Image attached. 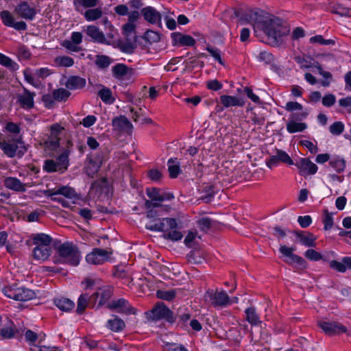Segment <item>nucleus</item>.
<instances>
[{"label":"nucleus","mask_w":351,"mask_h":351,"mask_svg":"<svg viewBox=\"0 0 351 351\" xmlns=\"http://www.w3.org/2000/svg\"><path fill=\"white\" fill-rule=\"evenodd\" d=\"M264 33L267 36L268 43L271 45H278L282 36L289 32V29L283 21L276 16H271L262 23Z\"/></svg>","instance_id":"nucleus-1"},{"label":"nucleus","mask_w":351,"mask_h":351,"mask_svg":"<svg viewBox=\"0 0 351 351\" xmlns=\"http://www.w3.org/2000/svg\"><path fill=\"white\" fill-rule=\"evenodd\" d=\"M52 238L46 234L39 233L32 236V243L35 245L33 250L34 258L39 261H45L51 255Z\"/></svg>","instance_id":"nucleus-2"},{"label":"nucleus","mask_w":351,"mask_h":351,"mask_svg":"<svg viewBox=\"0 0 351 351\" xmlns=\"http://www.w3.org/2000/svg\"><path fill=\"white\" fill-rule=\"evenodd\" d=\"M58 257L54 261L56 263H66L77 266L80 261V252L78 247L72 243L66 242L58 247Z\"/></svg>","instance_id":"nucleus-3"},{"label":"nucleus","mask_w":351,"mask_h":351,"mask_svg":"<svg viewBox=\"0 0 351 351\" xmlns=\"http://www.w3.org/2000/svg\"><path fill=\"white\" fill-rule=\"evenodd\" d=\"M0 147L9 158L22 157L27 151L22 136L4 139L0 142Z\"/></svg>","instance_id":"nucleus-4"},{"label":"nucleus","mask_w":351,"mask_h":351,"mask_svg":"<svg viewBox=\"0 0 351 351\" xmlns=\"http://www.w3.org/2000/svg\"><path fill=\"white\" fill-rule=\"evenodd\" d=\"M3 293L10 298L16 301H27L36 297V293L23 287L14 284L3 289Z\"/></svg>","instance_id":"nucleus-5"},{"label":"nucleus","mask_w":351,"mask_h":351,"mask_svg":"<svg viewBox=\"0 0 351 351\" xmlns=\"http://www.w3.org/2000/svg\"><path fill=\"white\" fill-rule=\"evenodd\" d=\"M147 317L152 320L165 319L170 323L176 322L173 313L163 303H157L149 311L146 313Z\"/></svg>","instance_id":"nucleus-6"},{"label":"nucleus","mask_w":351,"mask_h":351,"mask_svg":"<svg viewBox=\"0 0 351 351\" xmlns=\"http://www.w3.org/2000/svg\"><path fill=\"white\" fill-rule=\"evenodd\" d=\"M279 250L284 256L288 258L285 260L288 264L297 263L301 267H306V261L302 257L293 254V251L295 250V247H289L283 245L280 246Z\"/></svg>","instance_id":"nucleus-7"},{"label":"nucleus","mask_w":351,"mask_h":351,"mask_svg":"<svg viewBox=\"0 0 351 351\" xmlns=\"http://www.w3.org/2000/svg\"><path fill=\"white\" fill-rule=\"evenodd\" d=\"M111 254L112 252L104 249L95 248L90 253L86 255V261L90 264L100 265L106 261Z\"/></svg>","instance_id":"nucleus-8"},{"label":"nucleus","mask_w":351,"mask_h":351,"mask_svg":"<svg viewBox=\"0 0 351 351\" xmlns=\"http://www.w3.org/2000/svg\"><path fill=\"white\" fill-rule=\"evenodd\" d=\"M318 326L328 335H335L344 333L346 332V327L339 322H318Z\"/></svg>","instance_id":"nucleus-9"},{"label":"nucleus","mask_w":351,"mask_h":351,"mask_svg":"<svg viewBox=\"0 0 351 351\" xmlns=\"http://www.w3.org/2000/svg\"><path fill=\"white\" fill-rule=\"evenodd\" d=\"M280 162L289 165H293L291 157L284 151L277 149L275 155H272L266 160V165L269 169L276 167Z\"/></svg>","instance_id":"nucleus-10"},{"label":"nucleus","mask_w":351,"mask_h":351,"mask_svg":"<svg viewBox=\"0 0 351 351\" xmlns=\"http://www.w3.org/2000/svg\"><path fill=\"white\" fill-rule=\"evenodd\" d=\"M178 223L175 219L164 217L158 222L155 223L147 228L150 230L160 231L164 233H167L169 230L177 228Z\"/></svg>","instance_id":"nucleus-11"},{"label":"nucleus","mask_w":351,"mask_h":351,"mask_svg":"<svg viewBox=\"0 0 351 351\" xmlns=\"http://www.w3.org/2000/svg\"><path fill=\"white\" fill-rule=\"evenodd\" d=\"M63 128L58 123L51 126V134L47 140L45 141V146L52 150L56 149L60 146V133L63 130Z\"/></svg>","instance_id":"nucleus-12"},{"label":"nucleus","mask_w":351,"mask_h":351,"mask_svg":"<svg viewBox=\"0 0 351 351\" xmlns=\"http://www.w3.org/2000/svg\"><path fill=\"white\" fill-rule=\"evenodd\" d=\"M107 308L110 310H116L118 313L125 314H135L136 310L129 305L128 302L123 298L113 300L108 303Z\"/></svg>","instance_id":"nucleus-13"},{"label":"nucleus","mask_w":351,"mask_h":351,"mask_svg":"<svg viewBox=\"0 0 351 351\" xmlns=\"http://www.w3.org/2000/svg\"><path fill=\"white\" fill-rule=\"evenodd\" d=\"M14 11L19 16L29 21H32L37 14L36 10L31 7L27 1L19 3L15 7Z\"/></svg>","instance_id":"nucleus-14"},{"label":"nucleus","mask_w":351,"mask_h":351,"mask_svg":"<svg viewBox=\"0 0 351 351\" xmlns=\"http://www.w3.org/2000/svg\"><path fill=\"white\" fill-rule=\"evenodd\" d=\"M141 14L144 19L151 24H156L158 27L162 28V15L155 8L147 6L142 9Z\"/></svg>","instance_id":"nucleus-15"},{"label":"nucleus","mask_w":351,"mask_h":351,"mask_svg":"<svg viewBox=\"0 0 351 351\" xmlns=\"http://www.w3.org/2000/svg\"><path fill=\"white\" fill-rule=\"evenodd\" d=\"M114 77L118 80H131L134 75V70L124 64L119 63L112 69Z\"/></svg>","instance_id":"nucleus-16"},{"label":"nucleus","mask_w":351,"mask_h":351,"mask_svg":"<svg viewBox=\"0 0 351 351\" xmlns=\"http://www.w3.org/2000/svg\"><path fill=\"white\" fill-rule=\"evenodd\" d=\"M145 206L147 210V217L150 219L161 216L164 210L168 211L170 209L169 207L164 206L160 203L153 202L150 200H146Z\"/></svg>","instance_id":"nucleus-17"},{"label":"nucleus","mask_w":351,"mask_h":351,"mask_svg":"<svg viewBox=\"0 0 351 351\" xmlns=\"http://www.w3.org/2000/svg\"><path fill=\"white\" fill-rule=\"evenodd\" d=\"M211 304L216 306H225L230 304V297L224 291L208 292Z\"/></svg>","instance_id":"nucleus-18"},{"label":"nucleus","mask_w":351,"mask_h":351,"mask_svg":"<svg viewBox=\"0 0 351 351\" xmlns=\"http://www.w3.org/2000/svg\"><path fill=\"white\" fill-rule=\"evenodd\" d=\"M36 94L30 92L26 88H23V93L17 95V101L20 106L24 109H32L34 106V98Z\"/></svg>","instance_id":"nucleus-19"},{"label":"nucleus","mask_w":351,"mask_h":351,"mask_svg":"<svg viewBox=\"0 0 351 351\" xmlns=\"http://www.w3.org/2000/svg\"><path fill=\"white\" fill-rule=\"evenodd\" d=\"M112 124L114 130L125 132L128 134L131 133L133 129L132 124L123 115L114 117L112 119Z\"/></svg>","instance_id":"nucleus-20"},{"label":"nucleus","mask_w":351,"mask_h":351,"mask_svg":"<svg viewBox=\"0 0 351 351\" xmlns=\"http://www.w3.org/2000/svg\"><path fill=\"white\" fill-rule=\"evenodd\" d=\"M300 169V173L302 176L313 175L317 171V166L307 158H301L295 165Z\"/></svg>","instance_id":"nucleus-21"},{"label":"nucleus","mask_w":351,"mask_h":351,"mask_svg":"<svg viewBox=\"0 0 351 351\" xmlns=\"http://www.w3.org/2000/svg\"><path fill=\"white\" fill-rule=\"evenodd\" d=\"M147 195L151 199L150 201L153 202L161 203L165 199H171L173 198L172 194H166L161 193L160 189L158 188H149L147 189Z\"/></svg>","instance_id":"nucleus-22"},{"label":"nucleus","mask_w":351,"mask_h":351,"mask_svg":"<svg viewBox=\"0 0 351 351\" xmlns=\"http://www.w3.org/2000/svg\"><path fill=\"white\" fill-rule=\"evenodd\" d=\"M45 195L48 197H53L55 195H62L64 197L69 199L75 197L76 193L75 190L69 186H62L58 189H48L45 191Z\"/></svg>","instance_id":"nucleus-23"},{"label":"nucleus","mask_w":351,"mask_h":351,"mask_svg":"<svg viewBox=\"0 0 351 351\" xmlns=\"http://www.w3.org/2000/svg\"><path fill=\"white\" fill-rule=\"evenodd\" d=\"M173 45L179 44L181 46H193L195 40L189 35H184L180 32H173L171 35Z\"/></svg>","instance_id":"nucleus-24"},{"label":"nucleus","mask_w":351,"mask_h":351,"mask_svg":"<svg viewBox=\"0 0 351 351\" xmlns=\"http://www.w3.org/2000/svg\"><path fill=\"white\" fill-rule=\"evenodd\" d=\"M86 80L77 75L70 76L65 83V86L69 90L83 88L86 86Z\"/></svg>","instance_id":"nucleus-25"},{"label":"nucleus","mask_w":351,"mask_h":351,"mask_svg":"<svg viewBox=\"0 0 351 351\" xmlns=\"http://www.w3.org/2000/svg\"><path fill=\"white\" fill-rule=\"evenodd\" d=\"M5 186L11 190L17 192H25L26 191V184H23L19 179L13 177H8L4 181Z\"/></svg>","instance_id":"nucleus-26"},{"label":"nucleus","mask_w":351,"mask_h":351,"mask_svg":"<svg viewBox=\"0 0 351 351\" xmlns=\"http://www.w3.org/2000/svg\"><path fill=\"white\" fill-rule=\"evenodd\" d=\"M295 234L304 245L308 247H315V240L317 238L313 233L306 232V234H304V232L302 231H295Z\"/></svg>","instance_id":"nucleus-27"},{"label":"nucleus","mask_w":351,"mask_h":351,"mask_svg":"<svg viewBox=\"0 0 351 351\" xmlns=\"http://www.w3.org/2000/svg\"><path fill=\"white\" fill-rule=\"evenodd\" d=\"M220 101L225 108L231 106H243L245 102L243 99L230 95H221L220 97Z\"/></svg>","instance_id":"nucleus-28"},{"label":"nucleus","mask_w":351,"mask_h":351,"mask_svg":"<svg viewBox=\"0 0 351 351\" xmlns=\"http://www.w3.org/2000/svg\"><path fill=\"white\" fill-rule=\"evenodd\" d=\"M53 303L62 311H71L75 306V303L72 300L64 297L54 298Z\"/></svg>","instance_id":"nucleus-29"},{"label":"nucleus","mask_w":351,"mask_h":351,"mask_svg":"<svg viewBox=\"0 0 351 351\" xmlns=\"http://www.w3.org/2000/svg\"><path fill=\"white\" fill-rule=\"evenodd\" d=\"M88 163L86 166V172L87 175L90 177H93L95 173H97L100 167H101V162L100 160H95L93 156H88L87 158Z\"/></svg>","instance_id":"nucleus-30"},{"label":"nucleus","mask_w":351,"mask_h":351,"mask_svg":"<svg viewBox=\"0 0 351 351\" xmlns=\"http://www.w3.org/2000/svg\"><path fill=\"white\" fill-rule=\"evenodd\" d=\"M86 34L95 41L100 43L106 42L104 34L99 31V28L94 25H89L86 29Z\"/></svg>","instance_id":"nucleus-31"},{"label":"nucleus","mask_w":351,"mask_h":351,"mask_svg":"<svg viewBox=\"0 0 351 351\" xmlns=\"http://www.w3.org/2000/svg\"><path fill=\"white\" fill-rule=\"evenodd\" d=\"M200 193L202 195L200 196L199 199L205 202L206 203H209L211 202L215 194V187L214 186L209 184L204 185L200 190Z\"/></svg>","instance_id":"nucleus-32"},{"label":"nucleus","mask_w":351,"mask_h":351,"mask_svg":"<svg viewBox=\"0 0 351 351\" xmlns=\"http://www.w3.org/2000/svg\"><path fill=\"white\" fill-rule=\"evenodd\" d=\"M328 9L330 11L335 14L341 16H351V9L346 8L339 3H330Z\"/></svg>","instance_id":"nucleus-33"},{"label":"nucleus","mask_w":351,"mask_h":351,"mask_svg":"<svg viewBox=\"0 0 351 351\" xmlns=\"http://www.w3.org/2000/svg\"><path fill=\"white\" fill-rule=\"evenodd\" d=\"M245 319L252 325L257 326L261 323L254 307H249L245 311Z\"/></svg>","instance_id":"nucleus-34"},{"label":"nucleus","mask_w":351,"mask_h":351,"mask_svg":"<svg viewBox=\"0 0 351 351\" xmlns=\"http://www.w3.org/2000/svg\"><path fill=\"white\" fill-rule=\"evenodd\" d=\"M69 152L65 150L55 160V163L57 165L60 172H64L67 169L69 165Z\"/></svg>","instance_id":"nucleus-35"},{"label":"nucleus","mask_w":351,"mask_h":351,"mask_svg":"<svg viewBox=\"0 0 351 351\" xmlns=\"http://www.w3.org/2000/svg\"><path fill=\"white\" fill-rule=\"evenodd\" d=\"M97 292L99 293L100 300L98 303V306H101L106 304L108 300L111 298L113 289L111 287H104L99 289Z\"/></svg>","instance_id":"nucleus-36"},{"label":"nucleus","mask_w":351,"mask_h":351,"mask_svg":"<svg viewBox=\"0 0 351 351\" xmlns=\"http://www.w3.org/2000/svg\"><path fill=\"white\" fill-rule=\"evenodd\" d=\"M123 33L127 40L136 41V25L132 23H127L123 26Z\"/></svg>","instance_id":"nucleus-37"},{"label":"nucleus","mask_w":351,"mask_h":351,"mask_svg":"<svg viewBox=\"0 0 351 351\" xmlns=\"http://www.w3.org/2000/svg\"><path fill=\"white\" fill-rule=\"evenodd\" d=\"M107 326L112 331L119 332L125 328V324L121 318H119L117 316H114L112 319L108 321Z\"/></svg>","instance_id":"nucleus-38"},{"label":"nucleus","mask_w":351,"mask_h":351,"mask_svg":"<svg viewBox=\"0 0 351 351\" xmlns=\"http://www.w3.org/2000/svg\"><path fill=\"white\" fill-rule=\"evenodd\" d=\"M71 93L63 88H57L53 91V98L58 102L66 101L71 96Z\"/></svg>","instance_id":"nucleus-39"},{"label":"nucleus","mask_w":351,"mask_h":351,"mask_svg":"<svg viewBox=\"0 0 351 351\" xmlns=\"http://www.w3.org/2000/svg\"><path fill=\"white\" fill-rule=\"evenodd\" d=\"M103 12L101 8H97L94 9L87 10L84 14V16L88 21H95L99 19L102 16Z\"/></svg>","instance_id":"nucleus-40"},{"label":"nucleus","mask_w":351,"mask_h":351,"mask_svg":"<svg viewBox=\"0 0 351 351\" xmlns=\"http://www.w3.org/2000/svg\"><path fill=\"white\" fill-rule=\"evenodd\" d=\"M95 63L98 68L105 69L112 63V60L109 56L105 55H97Z\"/></svg>","instance_id":"nucleus-41"},{"label":"nucleus","mask_w":351,"mask_h":351,"mask_svg":"<svg viewBox=\"0 0 351 351\" xmlns=\"http://www.w3.org/2000/svg\"><path fill=\"white\" fill-rule=\"evenodd\" d=\"M306 124L304 123H297L294 121H290L287 124V130L289 133L302 132L306 128Z\"/></svg>","instance_id":"nucleus-42"},{"label":"nucleus","mask_w":351,"mask_h":351,"mask_svg":"<svg viewBox=\"0 0 351 351\" xmlns=\"http://www.w3.org/2000/svg\"><path fill=\"white\" fill-rule=\"evenodd\" d=\"M88 302V294H82L78 298L76 313L82 315L85 311Z\"/></svg>","instance_id":"nucleus-43"},{"label":"nucleus","mask_w":351,"mask_h":351,"mask_svg":"<svg viewBox=\"0 0 351 351\" xmlns=\"http://www.w3.org/2000/svg\"><path fill=\"white\" fill-rule=\"evenodd\" d=\"M56 65L59 66L70 67L74 64V60L69 56H58L54 60Z\"/></svg>","instance_id":"nucleus-44"},{"label":"nucleus","mask_w":351,"mask_h":351,"mask_svg":"<svg viewBox=\"0 0 351 351\" xmlns=\"http://www.w3.org/2000/svg\"><path fill=\"white\" fill-rule=\"evenodd\" d=\"M98 95L105 103L112 104L114 101V99H112V91L109 88L101 89L98 93Z\"/></svg>","instance_id":"nucleus-45"},{"label":"nucleus","mask_w":351,"mask_h":351,"mask_svg":"<svg viewBox=\"0 0 351 351\" xmlns=\"http://www.w3.org/2000/svg\"><path fill=\"white\" fill-rule=\"evenodd\" d=\"M135 43L136 41H133L132 40L126 39L125 43H121L119 45V49L124 53H132L136 48Z\"/></svg>","instance_id":"nucleus-46"},{"label":"nucleus","mask_w":351,"mask_h":351,"mask_svg":"<svg viewBox=\"0 0 351 351\" xmlns=\"http://www.w3.org/2000/svg\"><path fill=\"white\" fill-rule=\"evenodd\" d=\"M143 38L149 43H157L160 40V34L158 32L148 29L145 32Z\"/></svg>","instance_id":"nucleus-47"},{"label":"nucleus","mask_w":351,"mask_h":351,"mask_svg":"<svg viewBox=\"0 0 351 351\" xmlns=\"http://www.w3.org/2000/svg\"><path fill=\"white\" fill-rule=\"evenodd\" d=\"M0 17L2 23L8 27H11L14 22V18L13 15L8 10H3L0 12Z\"/></svg>","instance_id":"nucleus-48"},{"label":"nucleus","mask_w":351,"mask_h":351,"mask_svg":"<svg viewBox=\"0 0 351 351\" xmlns=\"http://www.w3.org/2000/svg\"><path fill=\"white\" fill-rule=\"evenodd\" d=\"M176 293L175 290L162 291L158 290L156 292V295L158 298L167 301H171L176 297Z\"/></svg>","instance_id":"nucleus-49"},{"label":"nucleus","mask_w":351,"mask_h":351,"mask_svg":"<svg viewBox=\"0 0 351 351\" xmlns=\"http://www.w3.org/2000/svg\"><path fill=\"white\" fill-rule=\"evenodd\" d=\"M5 129L10 134L14 135V137H18L21 132L20 125L12 121H9L5 124Z\"/></svg>","instance_id":"nucleus-50"},{"label":"nucleus","mask_w":351,"mask_h":351,"mask_svg":"<svg viewBox=\"0 0 351 351\" xmlns=\"http://www.w3.org/2000/svg\"><path fill=\"white\" fill-rule=\"evenodd\" d=\"M329 165L337 172H342L346 167L345 161L340 158H334L329 162Z\"/></svg>","instance_id":"nucleus-51"},{"label":"nucleus","mask_w":351,"mask_h":351,"mask_svg":"<svg viewBox=\"0 0 351 351\" xmlns=\"http://www.w3.org/2000/svg\"><path fill=\"white\" fill-rule=\"evenodd\" d=\"M163 237L166 239H169L173 241H177L182 239L183 236L180 231L177 230L176 228H175L169 230V232H167V233H164Z\"/></svg>","instance_id":"nucleus-52"},{"label":"nucleus","mask_w":351,"mask_h":351,"mask_svg":"<svg viewBox=\"0 0 351 351\" xmlns=\"http://www.w3.org/2000/svg\"><path fill=\"white\" fill-rule=\"evenodd\" d=\"M344 130V125L341 121L334 122L329 128L330 132L333 135L341 134Z\"/></svg>","instance_id":"nucleus-53"},{"label":"nucleus","mask_w":351,"mask_h":351,"mask_svg":"<svg viewBox=\"0 0 351 351\" xmlns=\"http://www.w3.org/2000/svg\"><path fill=\"white\" fill-rule=\"evenodd\" d=\"M163 350L164 351H188L184 346L175 343H166Z\"/></svg>","instance_id":"nucleus-54"},{"label":"nucleus","mask_w":351,"mask_h":351,"mask_svg":"<svg viewBox=\"0 0 351 351\" xmlns=\"http://www.w3.org/2000/svg\"><path fill=\"white\" fill-rule=\"evenodd\" d=\"M304 256L308 260L313 261H317L322 258V254L313 249L307 250L305 252Z\"/></svg>","instance_id":"nucleus-55"},{"label":"nucleus","mask_w":351,"mask_h":351,"mask_svg":"<svg viewBox=\"0 0 351 351\" xmlns=\"http://www.w3.org/2000/svg\"><path fill=\"white\" fill-rule=\"evenodd\" d=\"M43 169L48 173L59 171L54 160H46L45 161Z\"/></svg>","instance_id":"nucleus-56"},{"label":"nucleus","mask_w":351,"mask_h":351,"mask_svg":"<svg viewBox=\"0 0 351 351\" xmlns=\"http://www.w3.org/2000/svg\"><path fill=\"white\" fill-rule=\"evenodd\" d=\"M99 0H77L75 4L81 5L85 8H94L97 5Z\"/></svg>","instance_id":"nucleus-57"},{"label":"nucleus","mask_w":351,"mask_h":351,"mask_svg":"<svg viewBox=\"0 0 351 351\" xmlns=\"http://www.w3.org/2000/svg\"><path fill=\"white\" fill-rule=\"evenodd\" d=\"M0 64L7 68L14 69L16 64L8 56L0 53Z\"/></svg>","instance_id":"nucleus-58"},{"label":"nucleus","mask_w":351,"mask_h":351,"mask_svg":"<svg viewBox=\"0 0 351 351\" xmlns=\"http://www.w3.org/2000/svg\"><path fill=\"white\" fill-rule=\"evenodd\" d=\"M323 223L324 224V229L326 230L331 229L333 226V218L332 215L330 214L326 210H325V216L323 219Z\"/></svg>","instance_id":"nucleus-59"},{"label":"nucleus","mask_w":351,"mask_h":351,"mask_svg":"<svg viewBox=\"0 0 351 351\" xmlns=\"http://www.w3.org/2000/svg\"><path fill=\"white\" fill-rule=\"evenodd\" d=\"M258 60L265 64H271L274 61V56L271 53L262 51L259 53Z\"/></svg>","instance_id":"nucleus-60"},{"label":"nucleus","mask_w":351,"mask_h":351,"mask_svg":"<svg viewBox=\"0 0 351 351\" xmlns=\"http://www.w3.org/2000/svg\"><path fill=\"white\" fill-rule=\"evenodd\" d=\"M212 220L209 218H202L197 222L199 228L203 231H207L211 226Z\"/></svg>","instance_id":"nucleus-61"},{"label":"nucleus","mask_w":351,"mask_h":351,"mask_svg":"<svg viewBox=\"0 0 351 351\" xmlns=\"http://www.w3.org/2000/svg\"><path fill=\"white\" fill-rule=\"evenodd\" d=\"M15 331L12 327H6L0 329V335L4 339H10L14 336Z\"/></svg>","instance_id":"nucleus-62"},{"label":"nucleus","mask_w":351,"mask_h":351,"mask_svg":"<svg viewBox=\"0 0 351 351\" xmlns=\"http://www.w3.org/2000/svg\"><path fill=\"white\" fill-rule=\"evenodd\" d=\"M336 101V97L332 94L326 95L322 98V104L326 107H330L335 104Z\"/></svg>","instance_id":"nucleus-63"},{"label":"nucleus","mask_w":351,"mask_h":351,"mask_svg":"<svg viewBox=\"0 0 351 351\" xmlns=\"http://www.w3.org/2000/svg\"><path fill=\"white\" fill-rule=\"evenodd\" d=\"M168 171L171 178H177L181 172L179 165H168Z\"/></svg>","instance_id":"nucleus-64"}]
</instances>
